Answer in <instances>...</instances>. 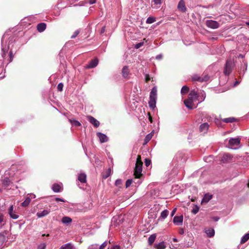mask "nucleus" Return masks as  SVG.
Masks as SVG:
<instances>
[{"instance_id":"69168bd1","label":"nucleus","mask_w":249,"mask_h":249,"mask_svg":"<svg viewBox=\"0 0 249 249\" xmlns=\"http://www.w3.org/2000/svg\"><path fill=\"white\" fill-rule=\"evenodd\" d=\"M239 81H236L234 82V86H236L237 85H238L239 84Z\"/></svg>"},{"instance_id":"5701e85b","label":"nucleus","mask_w":249,"mask_h":249,"mask_svg":"<svg viewBox=\"0 0 249 249\" xmlns=\"http://www.w3.org/2000/svg\"><path fill=\"white\" fill-rule=\"evenodd\" d=\"M212 198V195L210 194H206L204 195L202 199V203H207Z\"/></svg>"},{"instance_id":"7c9ffc66","label":"nucleus","mask_w":249,"mask_h":249,"mask_svg":"<svg viewBox=\"0 0 249 249\" xmlns=\"http://www.w3.org/2000/svg\"><path fill=\"white\" fill-rule=\"evenodd\" d=\"M156 234H151L148 240V242L149 245L153 244L156 239Z\"/></svg>"},{"instance_id":"9d476101","label":"nucleus","mask_w":249,"mask_h":249,"mask_svg":"<svg viewBox=\"0 0 249 249\" xmlns=\"http://www.w3.org/2000/svg\"><path fill=\"white\" fill-rule=\"evenodd\" d=\"M98 64V60L95 58L91 60L89 63L87 65L86 67L88 69H91L95 68L97 66Z\"/></svg>"},{"instance_id":"a19ab883","label":"nucleus","mask_w":249,"mask_h":249,"mask_svg":"<svg viewBox=\"0 0 249 249\" xmlns=\"http://www.w3.org/2000/svg\"><path fill=\"white\" fill-rule=\"evenodd\" d=\"M132 183V179H127L125 182V187L126 188H127L130 186L131 183Z\"/></svg>"},{"instance_id":"c756f323","label":"nucleus","mask_w":249,"mask_h":249,"mask_svg":"<svg viewBox=\"0 0 249 249\" xmlns=\"http://www.w3.org/2000/svg\"><path fill=\"white\" fill-rule=\"evenodd\" d=\"M9 50L8 47H5V48H3L2 49V56L4 59H6L7 57V53H8Z\"/></svg>"},{"instance_id":"603ef678","label":"nucleus","mask_w":249,"mask_h":249,"mask_svg":"<svg viewBox=\"0 0 249 249\" xmlns=\"http://www.w3.org/2000/svg\"><path fill=\"white\" fill-rule=\"evenodd\" d=\"M214 234H204V238L206 239V242L208 240L209 238H212Z\"/></svg>"},{"instance_id":"09e8293b","label":"nucleus","mask_w":249,"mask_h":249,"mask_svg":"<svg viewBox=\"0 0 249 249\" xmlns=\"http://www.w3.org/2000/svg\"><path fill=\"white\" fill-rule=\"evenodd\" d=\"M4 216L3 214L0 212V228L1 227V223L3 222Z\"/></svg>"},{"instance_id":"c85d7f7f","label":"nucleus","mask_w":249,"mask_h":249,"mask_svg":"<svg viewBox=\"0 0 249 249\" xmlns=\"http://www.w3.org/2000/svg\"><path fill=\"white\" fill-rule=\"evenodd\" d=\"M206 98V93L203 91L200 93V95H198V103H200L203 101Z\"/></svg>"},{"instance_id":"c03bdc74","label":"nucleus","mask_w":249,"mask_h":249,"mask_svg":"<svg viewBox=\"0 0 249 249\" xmlns=\"http://www.w3.org/2000/svg\"><path fill=\"white\" fill-rule=\"evenodd\" d=\"M144 44V42H139L138 43H137L136 45H135V48L136 49H139L140 48H141L142 46Z\"/></svg>"},{"instance_id":"052dcab7","label":"nucleus","mask_w":249,"mask_h":249,"mask_svg":"<svg viewBox=\"0 0 249 249\" xmlns=\"http://www.w3.org/2000/svg\"><path fill=\"white\" fill-rule=\"evenodd\" d=\"M176 211H177V208H175L173 210V211H172L171 213V216H173L175 214Z\"/></svg>"},{"instance_id":"473e14b6","label":"nucleus","mask_w":249,"mask_h":249,"mask_svg":"<svg viewBox=\"0 0 249 249\" xmlns=\"http://www.w3.org/2000/svg\"><path fill=\"white\" fill-rule=\"evenodd\" d=\"M189 90V88L187 86H184L182 87L181 89V93L182 95H184L187 93Z\"/></svg>"},{"instance_id":"4d7b16f0","label":"nucleus","mask_w":249,"mask_h":249,"mask_svg":"<svg viewBox=\"0 0 249 249\" xmlns=\"http://www.w3.org/2000/svg\"><path fill=\"white\" fill-rule=\"evenodd\" d=\"M247 69V63H244V66L243 67V70H242L243 74L245 73Z\"/></svg>"},{"instance_id":"e433bc0d","label":"nucleus","mask_w":249,"mask_h":249,"mask_svg":"<svg viewBox=\"0 0 249 249\" xmlns=\"http://www.w3.org/2000/svg\"><path fill=\"white\" fill-rule=\"evenodd\" d=\"M70 121L71 122V124L76 126H80L81 125V124L79 122L76 120H70Z\"/></svg>"},{"instance_id":"1a4fd4ad","label":"nucleus","mask_w":249,"mask_h":249,"mask_svg":"<svg viewBox=\"0 0 249 249\" xmlns=\"http://www.w3.org/2000/svg\"><path fill=\"white\" fill-rule=\"evenodd\" d=\"M88 121L93 124L95 127H97L100 125V122L91 116H88L87 117Z\"/></svg>"},{"instance_id":"338daca9","label":"nucleus","mask_w":249,"mask_h":249,"mask_svg":"<svg viewBox=\"0 0 249 249\" xmlns=\"http://www.w3.org/2000/svg\"><path fill=\"white\" fill-rule=\"evenodd\" d=\"M112 249H120V247L118 246H115L112 248Z\"/></svg>"},{"instance_id":"ea45409f","label":"nucleus","mask_w":249,"mask_h":249,"mask_svg":"<svg viewBox=\"0 0 249 249\" xmlns=\"http://www.w3.org/2000/svg\"><path fill=\"white\" fill-rule=\"evenodd\" d=\"M8 56H9V59L8 60L9 61V63H10L12 61L13 57H14V54H13V53L12 51H10L9 52V53Z\"/></svg>"},{"instance_id":"6e6d98bb","label":"nucleus","mask_w":249,"mask_h":249,"mask_svg":"<svg viewBox=\"0 0 249 249\" xmlns=\"http://www.w3.org/2000/svg\"><path fill=\"white\" fill-rule=\"evenodd\" d=\"M178 247V245L177 244H171V245H170V248L171 249H177Z\"/></svg>"},{"instance_id":"de8ad7c7","label":"nucleus","mask_w":249,"mask_h":249,"mask_svg":"<svg viewBox=\"0 0 249 249\" xmlns=\"http://www.w3.org/2000/svg\"><path fill=\"white\" fill-rule=\"evenodd\" d=\"M46 248V245L45 243L40 244L37 247L38 249H45Z\"/></svg>"},{"instance_id":"f03ea898","label":"nucleus","mask_w":249,"mask_h":249,"mask_svg":"<svg viewBox=\"0 0 249 249\" xmlns=\"http://www.w3.org/2000/svg\"><path fill=\"white\" fill-rule=\"evenodd\" d=\"M141 156H138L137 158L134 175L136 178H139L142 176V162L141 160Z\"/></svg>"},{"instance_id":"dca6fc26","label":"nucleus","mask_w":249,"mask_h":249,"mask_svg":"<svg viewBox=\"0 0 249 249\" xmlns=\"http://www.w3.org/2000/svg\"><path fill=\"white\" fill-rule=\"evenodd\" d=\"M78 179L81 183H86L87 181V176L85 173H80L78 175Z\"/></svg>"},{"instance_id":"4c0bfd02","label":"nucleus","mask_w":249,"mask_h":249,"mask_svg":"<svg viewBox=\"0 0 249 249\" xmlns=\"http://www.w3.org/2000/svg\"><path fill=\"white\" fill-rule=\"evenodd\" d=\"M152 135L151 134H147L145 139H144V142L145 143H147L152 138Z\"/></svg>"},{"instance_id":"72a5a7b5","label":"nucleus","mask_w":249,"mask_h":249,"mask_svg":"<svg viewBox=\"0 0 249 249\" xmlns=\"http://www.w3.org/2000/svg\"><path fill=\"white\" fill-rule=\"evenodd\" d=\"M121 219H122V216L121 215L118 216L117 217L114 216L113 217V218L112 219V222H116L118 224H119V223H120V222L121 221Z\"/></svg>"},{"instance_id":"79ce46f5","label":"nucleus","mask_w":249,"mask_h":249,"mask_svg":"<svg viewBox=\"0 0 249 249\" xmlns=\"http://www.w3.org/2000/svg\"><path fill=\"white\" fill-rule=\"evenodd\" d=\"M98 244H93L89 246L88 248V249H98Z\"/></svg>"},{"instance_id":"aec40b11","label":"nucleus","mask_w":249,"mask_h":249,"mask_svg":"<svg viewBox=\"0 0 249 249\" xmlns=\"http://www.w3.org/2000/svg\"><path fill=\"white\" fill-rule=\"evenodd\" d=\"M50 213V211L47 210H44L41 212L37 213L36 215L38 218H41L45 216Z\"/></svg>"},{"instance_id":"bf43d9fd","label":"nucleus","mask_w":249,"mask_h":249,"mask_svg":"<svg viewBox=\"0 0 249 249\" xmlns=\"http://www.w3.org/2000/svg\"><path fill=\"white\" fill-rule=\"evenodd\" d=\"M162 58V55L160 54L156 56V58L158 60H160Z\"/></svg>"},{"instance_id":"9b49d317","label":"nucleus","mask_w":249,"mask_h":249,"mask_svg":"<svg viewBox=\"0 0 249 249\" xmlns=\"http://www.w3.org/2000/svg\"><path fill=\"white\" fill-rule=\"evenodd\" d=\"M97 135L99 138L100 141L101 143L106 142L108 141L107 137L104 134L101 132H98Z\"/></svg>"},{"instance_id":"c9c22d12","label":"nucleus","mask_w":249,"mask_h":249,"mask_svg":"<svg viewBox=\"0 0 249 249\" xmlns=\"http://www.w3.org/2000/svg\"><path fill=\"white\" fill-rule=\"evenodd\" d=\"M235 120V119L234 118L230 117V118H225L223 120V122L228 123L233 122H234Z\"/></svg>"},{"instance_id":"3c124183","label":"nucleus","mask_w":249,"mask_h":249,"mask_svg":"<svg viewBox=\"0 0 249 249\" xmlns=\"http://www.w3.org/2000/svg\"><path fill=\"white\" fill-rule=\"evenodd\" d=\"M205 233H214V230L213 229H209L205 231Z\"/></svg>"},{"instance_id":"f257e3e1","label":"nucleus","mask_w":249,"mask_h":249,"mask_svg":"<svg viewBox=\"0 0 249 249\" xmlns=\"http://www.w3.org/2000/svg\"><path fill=\"white\" fill-rule=\"evenodd\" d=\"M198 99V95L195 90H192L189 95L188 99L184 101V104L185 106L189 109H192L197 107V105H196L194 102Z\"/></svg>"},{"instance_id":"13d9d810","label":"nucleus","mask_w":249,"mask_h":249,"mask_svg":"<svg viewBox=\"0 0 249 249\" xmlns=\"http://www.w3.org/2000/svg\"><path fill=\"white\" fill-rule=\"evenodd\" d=\"M55 200L56 201H61V202H65V201L62 199V198H59V197H56L55 198Z\"/></svg>"},{"instance_id":"f8f14e48","label":"nucleus","mask_w":249,"mask_h":249,"mask_svg":"<svg viewBox=\"0 0 249 249\" xmlns=\"http://www.w3.org/2000/svg\"><path fill=\"white\" fill-rule=\"evenodd\" d=\"M178 9L182 12H185L186 10V8L185 5V2L183 0H180L178 5Z\"/></svg>"},{"instance_id":"393cba45","label":"nucleus","mask_w":249,"mask_h":249,"mask_svg":"<svg viewBox=\"0 0 249 249\" xmlns=\"http://www.w3.org/2000/svg\"><path fill=\"white\" fill-rule=\"evenodd\" d=\"M6 234H0V246L2 245L5 241H7L6 238H9L8 236H5Z\"/></svg>"},{"instance_id":"2eb2a0df","label":"nucleus","mask_w":249,"mask_h":249,"mask_svg":"<svg viewBox=\"0 0 249 249\" xmlns=\"http://www.w3.org/2000/svg\"><path fill=\"white\" fill-rule=\"evenodd\" d=\"M209 126V125L207 123L201 124L199 126L200 131L203 133H206L208 130Z\"/></svg>"},{"instance_id":"20e7f679","label":"nucleus","mask_w":249,"mask_h":249,"mask_svg":"<svg viewBox=\"0 0 249 249\" xmlns=\"http://www.w3.org/2000/svg\"><path fill=\"white\" fill-rule=\"evenodd\" d=\"M234 64L231 59H229L226 61L224 69V73L225 75H229L232 71V69L234 66Z\"/></svg>"},{"instance_id":"4468645a","label":"nucleus","mask_w":249,"mask_h":249,"mask_svg":"<svg viewBox=\"0 0 249 249\" xmlns=\"http://www.w3.org/2000/svg\"><path fill=\"white\" fill-rule=\"evenodd\" d=\"M163 0H152L151 6L155 8H159L160 7Z\"/></svg>"},{"instance_id":"774afa93","label":"nucleus","mask_w":249,"mask_h":249,"mask_svg":"<svg viewBox=\"0 0 249 249\" xmlns=\"http://www.w3.org/2000/svg\"><path fill=\"white\" fill-rule=\"evenodd\" d=\"M197 249H211L209 248L204 249L202 247H198Z\"/></svg>"},{"instance_id":"a18cd8bd","label":"nucleus","mask_w":249,"mask_h":249,"mask_svg":"<svg viewBox=\"0 0 249 249\" xmlns=\"http://www.w3.org/2000/svg\"><path fill=\"white\" fill-rule=\"evenodd\" d=\"M107 241H105L99 247V249H105V248L106 247V246L107 245Z\"/></svg>"},{"instance_id":"ddd939ff","label":"nucleus","mask_w":249,"mask_h":249,"mask_svg":"<svg viewBox=\"0 0 249 249\" xmlns=\"http://www.w3.org/2000/svg\"><path fill=\"white\" fill-rule=\"evenodd\" d=\"M173 222L177 225H180L183 222V216H176L174 217Z\"/></svg>"},{"instance_id":"0eeeda50","label":"nucleus","mask_w":249,"mask_h":249,"mask_svg":"<svg viewBox=\"0 0 249 249\" xmlns=\"http://www.w3.org/2000/svg\"><path fill=\"white\" fill-rule=\"evenodd\" d=\"M209 76L208 75H205L203 77H200L197 75H194L192 77L193 81H197L200 82H203L204 81H207L209 80Z\"/></svg>"},{"instance_id":"a211bd4d","label":"nucleus","mask_w":249,"mask_h":249,"mask_svg":"<svg viewBox=\"0 0 249 249\" xmlns=\"http://www.w3.org/2000/svg\"><path fill=\"white\" fill-rule=\"evenodd\" d=\"M122 72L123 76L124 78H127V77L129 74V72H130L128 67L127 66L124 67L122 69Z\"/></svg>"},{"instance_id":"cd10ccee","label":"nucleus","mask_w":249,"mask_h":249,"mask_svg":"<svg viewBox=\"0 0 249 249\" xmlns=\"http://www.w3.org/2000/svg\"><path fill=\"white\" fill-rule=\"evenodd\" d=\"M31 202V198L30 197H27L26 198L24 201L21 203V205L22 207H26Z\"/></svg>"},{"instance_id":"4be33fe9","label":"nucleus","mask_w":249,"mask_h":249,"mask_svg":"<svg viewBox=\"0 0 249 249\" xmlns=\"http://www.w3.org/2000/svg\"><path fill=\"white\" fill-rule=\"evenodd\" d=\"M46 28V24L45 23H40L37 25V30L39 32H43Z\"/></svg>"},{"instance_id":"864d4df0","label":"nucleus","mask_w":249,"mask_h":249,"mask_svg":"<svg viewBox=\"0 0 249 249\" xmlns=\"http://www.w3.org/2000/svg\"><path fill=\"white\" fill-rule=\"evenodd\" d=\"M122 183V180L121 179H118L115 181V185L116 186H119L121 185Z\"/></svg>"},{"instance_id":"37998d69","label":"nucleus","mask_w":249,"mask_h":249,"mask_svg":"<svg viewBox=\"0 0 249 249\" xmlns=\"http://www.w3.org/2000/svg\"><path fill=\"white\" fill-rule=\"evenodd\" d=\"M110 173H111V169H109L107 172L106 174L103 175V178L106 179L107 178H108L110 175Z\"/></svg>"},{"instance_id":"423d86ee","label":"nucleus","mask_w":249,"mask_h":249,"mask_svg":"<svg viewBox=\"0 0 249 249\" xmlns=\"http://www.w3.org/2000/svg\"><path fill=\"white\" fill-rule=\"evenodd\" d=\"M206 24L207 27L212 29H217L219 26V24L217 21L212 20H207Z\"/></svg>"},{"instance_id":"680f3d73","label":"nucleus","mask_w":249,"mask_h":249,"mask_svg":"<svg viewBox=\"0 0 249 249\" xmlns=\"http://www.w3.org/2000/svg\"><path fill=\"white\" fill-rule=\"evenodd\" d=\"M198 212V208H196V209H194L192 210V213L194 214H196Z\"/></svg>"},{"instance_id":"bb28decb","label":"nucleus","mask_w":249,"mask_h":249,"mask_svg":"<svg viewBox=\"0 0 249 249\" xmlns=\"http://www.w3.org/2000/svg\"><path fill=\"white\" fill-rule=\"evenodd\" d=\"M155 248L157 249H164L166 248L164 242H161L155 245Z\"/></svg>"},{"instance_id":"49530a36","label":"nucleus","mask_w":249,"mask_h":249,"mask_svg":"<svg viewBox=\"0 0 249 249\" xmlns=\"http://www.w3.org/2000/svg\"><path fill=\"white\" fill-rule=\"evenodd\" d=\"M63 84L62 83H59L57 85V89L58 91H61L63 90Z\"/></svg>"},{"instance_id":"7ed1b4c3","label":"nucleus","mask_w":249,"mask_h":249,"mask_svg":"<svg viewBox=\"0 0 249 249\" xmlns=\"http://www.w3.org/2000/svg\"><path fill=\"white\" fill-rule=\"evenodd\" d=\"M157 90L156 87H153L150 92L149 101L148 102L149 106L150 108L154 109L156 107L157 100Z\"/></svg>"},{"instance_id":"a878e982","label":"nucleus","mask_w":249,"mask_h":249,"mask_svg":"<svg viewBox=\"0 0 249 249\" xmlns=\"http://www.w3.org/2000/svg\"><path fill=\"white\" fill-rule=\"evenodd\" d=\"M73 245L71 243H69L62 245L60 249H73Z\"/></svg>"},{"instance_id":"2f4dec72","label":"nucleus","mask_w":249,"mask_h":249,"mask_svg":"<svg viewBox=\"0 0 249 249\" xmlns=\"http://www.w3.org/2000/svg\"><path fill=\"white\" fill-rule=\"evenodd\" d=\"M168 213H169V212L168 210H165L163 211H162L160 213V217L163 219H164L165 218H166L168 214Z\"/></svg>"},{"instance_id":"39448f33","label":"nucleus","mask_w":249,"mask_h":249,"mask_svg":"<svg viewBox=\"0 0 249 249\" xmlns=\"http://www.w3.org/2000/svg\"><path fill=\"white\" fill-rule=\"evenodd\" d=\"M240 141L241 139L239 137L236 138H230L229 140L228 147L230 148L235 149L234 146L239 145Z\"/></svg>"},{"instance_id":"e2e57ef3","label":"nucleus","mask_w":249,"mask_h":249,"mask_svg":"<svg viewBox=\"0 0 249 249\" xmlns=\"http://www.w3.org/2000/svg\"><path fill=\"white\" fill-rule=\"evenodd\" d=\"M150 79L149 75L148 74H146L145 75V81L146 82H148Z\"/></svg>"},{"instance_id":"b1692460","label":"nucleus","mask_w":249,"mask_h":249,"mask_svg":"<svg viewBox=\"0 0 249 249\" xmlns=\"http://www.w3.org/2000/svg\"><path fill=\"white\" fill-rule=\"evenodd\" d=\"M72 219L68 216L63 217L62 219V222L64 224H68L71 222Z\"/></svg>"},{"instance_id":"58836bf2","label":"nucleus","mask_w":249,"mask_h":249,"mask_svg":"<svg viewBox=\"0 0 249 249\" xmlns=\"http://www.w3.org/2000/svg\"><path fill=\"white\" fill-rule=\"evenodd\" d=\"M155 21V19L153 17H149L146 19V23L151 24Z\"/></svg>"},{"instance_id":"412c9836","label":"nucleus","mask_w":249,"mask_h":249,"mask_svg":"<svg viewBox=\"0 0 249 249\" xmlns=\"http://www.w3.org/2000/svg\"><path fill=\"white\" fill-rule=\"evenodd\" d=\"M11 182L7 177L5 178L2 181V185L5 188H8L10 186Z\"/></svg>"},{"instance_id":"0e129e2a","label":"nucleus","mask_w":249,"mask_h":249,"mask_svg":"<svg viewBox=\"0 0 249 249\" xmlns=\"http://www.w3.org/2000/svg\"><path fill=\"white\" fill-rule=\"evenodd\" d=\"M106 30V27L105 26L103 27L101 31V34H103L105 32Z\"/></svg>"},{"instance_id":"f704fd0d","label":"nucleus","mask_w":249,"mask_h":249,"mask_svg":"<svg viewBox=\"0 0 249 249\" xmlns=\"http://www.w3.org/2000/svg\"><path fill=\"white\" fill-rule=\"evenodd\" d=\"M249 239V234H245L241 238V243L243 244L247 242Z\"/></svg>"},{"instance_id":"5fc2aeb1","label":"nucleus","mask_w":249,"mask_h":249,"mask_svg":"<svg viewBox=\"0 0 249 249\" xmlns=\"http://www.w3.org/2000/svg\"><path fill=\"white\" fill-rule=\"evenodd\" d=\"M144 162H145V165L147 167H148L151 164V160L148 159H145Z\"/></svg>"},{"instance_id":"f3484780","label":"nucleus","mask_w":249,"mask_h":249,"mask_svg":"<svg viewBox=\"0 0 249 249\" xmlns=\"http://www.w3.org/2000/svg\"><path fill=\"white\" fill-rule=\"evenodd\" d=\"M52 190L55 193H59L62 191V187L58 184H54L52 187Z\"/></svg>"},{"instance_id":"6ab92c4d","label":"nucleus","mask_w":249,"mask_h":249,"mask_svg":"<svg viewBox=\"0 0 249 249\" xmlns=\"http://www.w3.org/2000/svg\"><path fill=\"white\" fill-rule=\"evenodd\" d=\"M232 159L231 155L229 154H224L221 158V161L223 162H227L230 161Z\"/></svg>"},{"instance_id":"6e6552de","label":"nucleus","mask_w":249,"mask_h":249,"mask_svg":"<svg viewBox=\"0 0 249 249\" xmlns=\"http://www.w3.org/2000/svg\"><path fill=\"white\" fill-rule=\"evenodd\" d=\"M8 213L10 217L14 219H17L19 217L18 215L14 211V207L13 205L10 206L8 209Z\"/></svg>"},{"instance_id":"8fccbe9b","label":"nucleus","mask_w":249,"mask_h":249,"mask_svg":"<svg viewBox=\"0 0 249 249\" xmlns=\"http://www.w3.org/2000/svg\"><path fill=\"white\" fill-rule=\"evenodd\" d=\"M79 30H76L74 33L71 36V38H75L77 35L79 34Z\"/></svg>"}]
</instances>
